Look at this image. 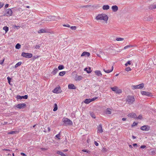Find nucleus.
I'll return each instance as SVG.
<instances>
[{
    "mask_svg": "<svg viewBox=\"0 0 156 156\" xmlns=\"http://www.w3.org/2000/svg\"><path fill=\"white\" fill-rule=\"evenodd\" d=\"M101 15H102V14H99L96 17V19H97V20H101V17H102Z\"/></svg>",
    "mask_w": 156,
    "mask_h": 156,
    "instance_id": "nucleus-28",
    "label": "nucleus"
},
{
    "mask_svg": "<svg viewBox=\"0 0 156 156\" xmlns=\"http://www.w3.org/2000/svg\"><path fill=\"white\" fill-rule=\"evenodd\" d=\"M130 48V45H127L125 46L124 47V49H126L127 48Z\"/></svg>",
    "mask_w": 156,
    "mask_h": 156,
    "instance_id": "nucleus-49",
    "label": "nucleus"
},
{
    "mask_svg": "<svg viewBox=\"0 0 156 156\" xmlns=\"http://www.w3.org/2000/svg\"><path fill=\"white\" fill-rule=\"evenodd\" d=\"M15 27L17 29H19L20 28V26H15Z\"/></svg>",
    "mask_w": 156,
    "mask_h": 156,
    "instance_id": "nucleus-62",
    "label": "nucleus"
},
{
    "mask_svg": "<svg viewBox=\"0 0 156 156\" xmlns=\"http://www.w3.org/2000/svg\"><path fill=\"white\" fill-rule=\"evenodd\" d=\"M58 70L57 68H55L52 72L51 73L53 75L56 74L58 71Z\"/></svg>",
    "mask_w": 156,
    "mask_h": 156,
    "instance_id": "nucleus-22",
    "label": "nucleus"
},
{
    "mask_svg": "<svg viewBox=\"0 0 156 156\" xmlns=\"http://www.w3.org/2000/svg\"><path fill=\"white\" fill-rule=\"evenodd\" d=\"M60 133H59L58 134L55 135V137L58 138V139H60Z\"/></svg>",
    "mask_w": 156,
    "mask_h": 156,
    "instance_id": "nucleus-38",
    "label": "nucleus"
},
{
    "mask_svg": "<svg viewBox=\"0 0 156 156\" xmlns=\"http://www.w3.org/2000/svg\"><path fill=\"white\" fill-rule=\"evenodd\" d=\"M22 64V62H20L17 63L15 65V68H16L18 66H20Z\"/></svg>",
    "mask_w": 156,
    "mask_h": 156,
    "instance_id": "nucleus-36",
    "label": "nucleus"
},
{
    "mask_svg": "<svg viewBox=\"0 0 156 156\" xmlns=\"http://www.w3.org/2000/svg\"><path fill=\"white\" fill-rule=\"evenodd\" d=\"M68 88L69 89H75L76 87L72 84H70L68 85Z\"/></svg>",
    "mask_w": 156,
    "mask_h": 156,
    "instance_id": "nucleus-19",
    "label": "nucleus"
},
{
    "mask_svg": "<svg viewBox=\"0 0 156 156\" xmlns=\"http://www.w3.org/2000/svg\"><path fill=\"white\" fill-rule=\"evenodd\" d=\"M125 70L126 71H131V69L129 67H127L125 69Z\"/></svg>",
    "mask_w": 156,
    "mask_h": 156,
    "instance_id": "nucleus-41",
    "label": "nucleus"
},
{
    "mask_svg": "<svg viewBox=\"0 0 156 156\" xmlns=\"http://www.w3.org/2000/svg\"><path fill=\"white\" fill-rule=\"evenodd\" d=\"M70 28L72 30H75L76 29V26H72L70 27Z\"/></svg>",
    "mask_w": 156,
    "mask_h": 156,
    "instance_id": "nucleus-46",
    "label": "nucleus"
},
{
    "mask_svg": "<svg viewBox=\"0 0 156 156\" xmlns=\"http://www.w3.org/2000/svg\"><path fill=\"white\" fill-rule=\"evenodd\" d=\"M90 116L94 119L95 118V116L94 114V113L93 112H90Z\"/></svg>",
    "mask_w": 156,
    "mask_h": 156,
    "instance_id": "nucleus-35",
    "label": "nucleus"
},
{
    "mask_svg": "<svg viewBox=\"0 0 156 156\" xmlns=\"http://www.w3.org/2000/svg\"><path fill=\"white\" fill-rule=\"evenodd\" d=\"M20 154L23 156H27V155L26 154L23 153H21Z\"/></svg>",
    "mask_w": 156,
    "mask_h": 156,
    "instance_id": "nucleus-60",
    "label": "nucleus"
},
{
    "mask_svg": "<svg viewBox=\"0 0 156 156\" xmlns=\"http://www.w3.org/2000/svg\"><path fill=\"white\" fill-rule=\"evenodd\" d=\"M91 102L90 98L86 99L84 101V103L87 104H88Z\"/></svg>",
    "mask_w": 156,
    "mask_h": 156,
    "instance_id": "nucleus-26",
    "label": "nucleus"
},
{
    "mask_svg": "<svg viewBox=\"0 0 156 156\" xmlns=\"http://www.w3.org/2000/svg\"><path fill=\"white\" fill-rule=\"evenodd\" d=\"M126 101V102L128 104L131 105L133 104V102L134 101L135 98L133 96H127Z\"/></svg>",
    "mask_w": 156,
    "mask_h": 156,
    "instance_id": "nucleus-1",
    "label": "nucleus"
},
{
    "mask_svg": "<svg viewBox=\"0 0 156 156\" xmlns=\"http://www.w3.org/2000/svg\"><path fill=\"white\" fill-rule=\"evenodd\" d=\"M22 99H27L28 98V95H25L23 96H21Z\"/></svg>",
    "mask_w": 156,
    "mask_h": 156,
    "instance_id": "nucleus-43",
    "label": "nucleus"
},
{
    "mask_svg": "<svg viewBox=\"0 0 156 156\" xmlns=\"http://www.w3.org/2000/svg\"><path fill=\"white\" fill-rule=\"evenodd\" d=\"M4 4L2 3H0V9L2 8Z\"/></svg>",
    "mask_w": 156,
    "mask_h": 156,
    "instance_id": "nucleus-55",
    "label": "nucleus"
},
{
    "mask_svg": "<svg viewBox=\"0 0 156 156\" xmlns=\"http://www.w3.org/2000/svg\"><path fill=\"white\" fill-rule=\"evenodd\" d=\"M47 32V31L44 29H41L38 31L39 33H43Z\"/></svg>",
    "mask_w": 156,
    "mask_h": 156,
    "instance_id": "nucleus-23",
    "label": "nucleus"
},
{
    "mask_svg": "<svg viewBox=\"0 0 156 156\" xmlns=\"http://www.w3.org/2000/svg\"><path fill=\"white\" fill-rule=\"evenodd\" d=\"M63 26L65 27H70V25L68 24H63Z\"/></svg>",
    "mask_w": 156,
    "mask_h": 156,
    "instance_id": "nucleus-50",
    "label": "nucleus"
},
{
    "mask_svg": "<svg viewBox=\"0 0 156 156\" xmlns=\"http://www.w3.org/2000/svg\"><path fill=\"white\" fill-rule=\"evenodd\" d=\"M111 109L109 108H108L106 109V111L107 112V113H108V114H111L112 113V112L111 111H110Z\"/></svg>",
    "mask_w": 156,
    "mask_h": 156,
    "instance_id": "nucleus-37",
    "label": "nucleus"
},
{
    "mask_svg": "<svg viewBox=\"0 0 156 156\" xmlns=\"http://www.w3.org/2000/svg\"><path fill=\"white\" fill-rule=\"evenodd\" d=\"M111 90L117 94H120L122 93V90L121 89H119L118 87L116 86L114 87L111 88Z\"/></svg>",
    "mask_w": 156,
    "mask_h": 156,
    "instance_id": "nucleus-5",
    "label": "nucleus"
},
{
    "mask_svg": "<svg viewBox=\"0 0 156 156\" xmlns=\"http://www.w3.org/2000/svg\"><path fill=\"white\" fill-rule=\"evenodd\" d=\"M9 4H6L5 5V8H8L9 7Z\"/></svg>",
    "mask_w": 156,
    "mask_h": 156,
    "instance_id": "nucleus-61",
    "label": "nucleus"
},
{
    "mask_svg": "<svg viewBox=\"0 0 156 156\" xmlns=\"http://www.w3.org/2000/svg\"><path fill=\"white\" fill-rule=\"evenodd\" d=\"M4 150L7 151V152L5 153V156H12L11 154L8 153L10 151V150L9 149H5ZM12 156H14V153H12Z\"/></svg>",
    "mask_w": 156,
    "mask_h": 156,
    "instance_id": "nucleus-16",
    "label": "nucleus"
},
{
    "mask_svg": "<svg viewBox=\"0 0 156 156\" xmlns=\"http://www.w3.org/2000/svg\"><path fill=\"white\" fill-rule=\"evenodd\" d=\"M113 69V66H112V67L111 69L110 70H106L105 69H103V71L107 73H109L112 72Z\"/></svg>",
    "mask_w": 156,
    "mask_h": 156,
    "instance_id": "nucleus-18",
    "label": "nucleus"
},
{
    "mask_svg": "<svg viewBox=\"0 0 156 156\" xmlns=\"http://www.w3.org/2000/svg\"><path fill=\"white\" fill-rule=\"evenodd\" d=\"M94 73L95 74L98 76H101L102 75V74L100 70H96L94 71Z\"/></svg>",
    "mask_w": 156,
    "mask_h": 156,
    "instance_id": "nucleus-14",
    "label": "nucleus"
},
{
    "mask_svg": "<svg viewBox=\"0 0 156 156\" xmlns=\"http://www.w3.org/2000/svg\"><path fill=\"white\" fill-rule=\"evenodd\" d=\"M15 48L16 49H20L21 48L20 44L19 43L17 44L15 46Z\"/></svg>",
    "mask_w": 156,
    "mask_h": 156,
    "instance_id": "nucleus-34",
    "label": "nucleus"
},
{
    "mask_svg": "<svg viewBox=\"0 0 156 156\" xmlns=\"http://www.w3.org/2000/svg\"><path fill=\"white\" fill-rule=\"evenodd\" d=\"M62 121L65 125H72L73 124L72 122L67 118H63Z\"/></svg>",
    "mask_w": 156,
    "mask_h": 156,
    "instance_id": "nucleus-2",
    "label": "nucleus"
},
{
    "mask_svg": "<svg viewBox=\"0 0 156 156\" xmlns=\"http://www.w3.org/2000/svg\"><path fill=\"white\" fill-rule=\"evenodd\" d=\"M98 131L100 133H101L103 132L102 126L101 125H100L98 127Z\"/></svg>",
    "mask_w": 156,
    "mask_h": 156,
    "instance_id": "nucleus-21",
    "label": "nucleus"
},
{
    "mask_svg": "<svg viewBox=\"0 0 156 156\" xmlns=\"http://www.w3.org/2000/svg\"><path fill=\"white\" fill-rule=\"evenodd\" d=\"M62 91L61 90V87H57L54 89L52 92L53 93L56 94H59Z\"/></svg>",
    "mask_w": 156,
    "mask_h": 156,
    "instance_id": "nucleus-7",
    "label": "nucleus"
},
{
    "mask_svg": "<svg viewBox=\"0 0 156 156\" xmlns=\"http://www.w3.org/2000/svg\"><path fill=\"white\" fill-rule=\"evenodd\" d=\"M41 149L42 151H45L47 150V148H41Z\"/></svg>",
    "mask_w": 156,
    "mask_h": 156,
    "instance_id": "nucleus-57",
    "label": "nucleus"
},
{
    "mask_svg": "<svg viewBox=\"0 0 156 156\" xmlns=\"http://www.w3.org/2000/svg\"><path fill=\"white\" fill-rule=\"evenodd\" d=\"M57 154H58L61 155V156H66V155L64 154L63 152L60 151H58L57 152Z\"/></svg>",
    "mask_w": 156,
    "mask_h": 156,
    "instance_id": "nucleus-27",
    "label": "nucleus"
},
{
    "mask_svg": "<svg viewBox=\"0 0 156 156\" xmlns=\"http://www.w3.org/2000/svg\"><path fill=\"white\" fill-rule=\"evenodd\" d=\"M21 56L27 58H30L32 57L33 55L31 53L23 52L22 53Z\"/></svg>",
    "mask_w": 156,
    "mask_h": 156,
    "instance_id": "nucleus-4",
    "label": "nucleus"
},
{
    "mask_svg": "<svg viewBox=\"0 0 156 156\" xmlns=\"http://www.w3.org/2000/svg\"><path fill=\"white\" fill-rule=\"evenodd\" d=\"M40 48V46L38 45H37L35 46V48L36 49H39Z\"/></svg>",
    "mask_w": 156,
    "mask_h": 156,
    "instance_id": "nucleus-53",
    "label": "nucleus"
},
{
    "mask_svg": "<svg viewBox=\"0 0 156 156\" xmlns=\"http://www.w3.org/2000/svg\"><path fill=\"white\" fill-rule=\"evenodd\" d=\"M64 68V67L63 65H60L58 67V69L59 70H62Z\"/></svg>",
    "mask_w": 156,
    "mask_h": 156,
    "instance_id": "nucleus-32",
    "label": "nucleus"
},
{
    "mask_svg": "<svg viewBox=\"0 0 156 156\" xmlns=\"http://www.w3.org/2000/svg\"><path fill=\"white\" fill-rule=\"evenodd\" d=\"M101 20H103L105 21H107L108 19V16L104 14H102Z\"/></svg>",
    "mask_w": 156,
    "mask_h": 156,
    "instance_id": "nucleus-11",
    "label": "nucleus"
},
{
    "mask_svg": "<svg viewBox=\"0 0 156 156\" xmlns=\"http://www.w3.org/2000/svg\"><path fill=\"white\" fill-rule=\"evenodd\" d=\"M66 73L65 71L61 72L59 73V75L61 76H64Z\"/></svg>",
    "mask_w": 156,
    "mask_h": 156,
    "instance_id": "nucleus-33",
    "label": "nucleus"
},
{
    "mask_svg": "<svg viewBox=\"0 0 156 156\" xmlns=\"http://www.w3.org/2000/svg\"><path fill=\"white\" fill-rule=\"evenodd\" d=\"M144 84L142 83L137 85H132V89L134 90L136 89H142L144 87Z\"/></svg>",
    "mask_w": 156,
    "mask_h": 156,
    "instance_id": "nucleus-6",
    "label": "nucleus"
},
{
    "mask_svg": "<svg viewBox=\"0 0 156 156\" xmlns=\"http://www.w3.org/2000/svg\"><path fill=\"white\" fill-rule=\"evenodd\" d=\"M84 70L85 71H86L88 73H91L92 71L90 67L89 68L88 70L87 68H85L84 69Z\"/></svg>",
    "mask_w": 156,
    "mask_h": 156,
    "instance_id": "nucleus-25",
    "label": "nucleus"
},
{
    "mask_svg": "<svg viewBox=\"0 0 156 156\" xmlns=\"http://www.w3.org/2000/svg\"><path fill=\"white\" fill-rule=\"evenodd\" d=\"M16 98L17 99L21 100L22 99V98L21 96L20 95H18L16 96Z\"/></svg>",
    "mask_w": 156,
    "mask_h": 156,
    "instance_id": "nucleus-44",
    "label": "nucleus"
},
{
    "mask_svg": "<svg viewBox=\"0 0 156 156\" xmlns=\"http://www.w3.org/2000/svg\"><path fill=\"white\" fill-rule=\"evenodd\" d=\"M47 129H48V132H50V131H51V129H50V127H48V128H47Z\"/></svg>",
    "mask_w": 156,
    "mask_h": 156,
    "instance_id": "nucleus-63",
    "label": "nucleus"
},
{
    "mask_svg": "<svg viewBox=\"0 0 156 156\" xmlns=\"http://www.w3.org/2000/svg\"><path fill=\"white\" fill-rule=\"evenodd\" d=\"M146 147V146L145 145H141L140 146V148H144Z\"/></svg>",
    "mask_w": 156,
    "mask_h": 156,
    "instance_id": "nucleus-59",
    "label": "nucleus"
},
{
    "mask_svg": "<svg viewBox=\"0 0 156 156\" xmlns=\"http://www.w3.org/2000/svg\"><path fill=\"white\" fill-rule=\"evenodd\" d=\"M98 53L99 54H100L101 55H103L104 54V53L101 51H100Z\"/></svg>",
    "mask_w": 156,
    "mask_h": 156,
    "instance_id": "nucleus-56",
    "label": "nucleus"
},
{
    "mask_svg": "<svg viewBox=\"0 0 156 156\" xmlns=\"http://www.w3.org/2000/svg\"><path fill=\"white\" fill-rule=\"evenodd\" d=\"M141 94L143 95H145L148 97L151 96V93L145 91H142L141 92Z\"/></svg>",
    "mask_w": 156,
    "mask_h": 156,
    "instance_id": "nucleus-8",
    "label": "nucleus"
},
{
    "mask_svg": "<svg viewBox=\"0 0 156 156\" xmlns=\"http://www.w3.org/2000/svg\"><path fill=\"white\" fill-rule=\"evenodd\" d=\"M90 54L89 52H83L81 55V56H85V57H89L90 56Z\"/></svg>",
    "mask_w": 156,
    "mask_h": 156,
    "instance_id": "nucleus-13",
    "label": "nucleus"
},
{
    "mask_svg": "<svg viewBox=\"0 0 156 156\" xmlns=\"http://www.w3.org/2000/svg\"><path fill=\"white\" fill-rule=\"evenodd\" d=\"M124 38L121 37H117L116 38V40L117 41H122L123 40Z\"/></svg>",
    "mask_w": 156,
    "mask_h": 156,
    "instance_id": "nucleus-39",
    "label": "nucleus"
},
{
    "mask_svg": "<svg viewBox=\"0 0 156 156\" xmlns=\"http://www.w3.org/2000/svg\"><path fill=\"white\" fill-rule=\"evenodd\" d=\"M126 119L125 118H123L122 119V120L123 121L126 120Z\"/></svg>",
    "mask_w": 156,
    "mask_h": 156,
    "instance_id": "nucleus-64",
    "label": "nucleus"
},
{
    "mask_svg": "<svg viewBox=\"0 0 156 156\" xmlns=\"http://www.w3.org/2000/svg\"><path fill=\"white\" fill-rule=\"evenodd\" d=\"M7 79L8 80V82L9 84L10 85H11L10 83L11 80V78H10V77L8 76L7 77Z\"/></svg>",
    "mask_w": 156,
    "mask_h": 156,
    "instance_id": "nucleus-40",
    "label": "nucleus"
},
{
    "mask_svg": "<svg viewBox=\"0 0 156 156\" xmlns=\"http://www.w3.org/2000/svg\"><path fill=\"white\" fill-rule=\"evenodd\" d=\"M14 10H15V8H14L7 9L5 11L6 16H12V11Z\"/></svg>",
    "mask_w": 156,
    "mask_h": 156,
    "instance_id": "nucleus-3",
    "label": "nucleus"
},
{
    "mask_svg": "<svg viewBox=\"0 0 156 156\" xmlns=\"http://www.w3.org/2000/svg\"><path fill=\"white\" fill-rule=\"evenodd\" d=\"M54 108L53 109V111L54 112L57 111L58 109V105L56 103H55L54 105Z\"/></svg>",
    "mask_w": 156,
    "mask_h": 156,
    "instance_id": "nucleus-29",
    "label": "nucleus"
},
{
    "mask_svg": "<svg viewBox=\"0 0 156 156\" xmlns=\"http://www.w3.org/2000/svg\"><path fill=\"white\" fill-rule=\"evenodd\" d=\"M107 151V149L103 147L102 149V151L103 152H106Z\"/></svg>",
    "mask_w": 156,
    "mask_h": 156,
    "instance_id": "nucleus-51",
    "label": "nucleus"
},
{
    "mask_svg": "<svg viewBox=\"0 0 156 156\" xmlns=\"http://www.w3.org/2000/svg\"><path fill=\"white\" fill-rule=\"evenodd\" d=\"M4 61V58H3L2 60H1L0 61V64L1 65L3 64Z\"/></svg>",
    "mask_w": 156,
    "mask_h": 156,
    "instance_id": "nucleus-52",
    "label": "nucleus"
},
{
    "mask_svg": "<svg viewBox=\"0 0 156 156\" xmlns=\"http://www.w3.org/2000/svg\"><path fill=\"white\" fill-rule=\"evenodd\" d=\"M142 118L143 117L142 115H139L137 117V118L136 119H142Z\"/></svg>",
    "mask_w": 156,
    "mask_h": 156,
    "instance_id": "nucleus-45",
    "label": "nucleus"
},
{
    "mask_svg": "<svg viewBox=\"0 0 156 156\" xmlns=\"http://www.w3.org/2000/svg\"><path fill=\"white\" fill-rule=\"evenodd\" d=\"M82 151L88 153L89 151L86 149H83L82 150Z\"/></svg>",
    "mask_w": 156,
    "mask_h": 156,
    "instance_id": "nucleus-54",
    "label": "nucleus"
},
{
    "mask_svg": "<svg viewBox=\"0 0 156 156\" xmlns=\"http://www.w3.org/2000/svg\"><path fill=\"white\" fill-rule=\"evenodd\" d=\"M102 9L104 10H107L109 9V6L108 5H104L103 6Z\"/></svg>",
    "mask_w": 156,
    "mask_h": 156,
    "instance_id": "nucleus-20",
    "label": "nucleus"
},
{
    "mask_svg": "<svg viewBox=\"0 0 156 156\" xmlns=\"http://www.w3.org/2000/svg\"><path fill=\"white\" fill-rule=\"evenodd\" d=\"M150 8L151 9H156L155 5H151L150 6Z\"/></svg>",
    "mask_w": 156,
    "mask_h": 156,
    "instance_id": "nucleus-30",
    "label": "nucleus"
},
{
    "mask_svg": "<svg viewBox=\"0 0 156 156\" xmlns=\"http://www.w3.org/2000/svg\"><path fill=\"white\" fill-rule=\"evenodd\" d=\"M112 9L114 12H116L118 10V6L115 5L112 6Z\"/></svg>",
    "mask_w": 156,
    "mask_h": 156,
    "instance_id": "nucleus-17",
    "label": "nucleus"
},
{
    "mask_svg": "<svg viewBox=\"0 0 156 156\" xmlns=\"http://www.w3.org/2000/svg\"><path fill=\"white\" fill-rule=\"evenodd\" d=\"M141 130L143 131H147L150 130V127L148 126H144L140 128Z\"/></svg>",
    "mask_w": 156,
    "mask_h": 156,
    "instance_id": "nucleus-9",
    "label": "nucleus"
},
{
    "mask_svg": "<svg viewBox=\"0 0 156 156\" xmlns=\"http://www.w3.org/2000/svg\"><path fill=\"white\" fill-rule=\"evenodd\" d=\"M26 107V104L25 103L20 104L17 105L16 107L20 109Z\"/></svg>",
    "mask_w": 156,
    "mask_h": 156,
    "instance_id": "nucleus-10",
    "label": "nucleus"
},
{
    "mask_svg": "<svg viewBox=\"0 0 156 156\" xmlns=\"http://www.w3.org/2000/svg\"><path fill=\"white\" fill-rule=\"evenodd\" d=\"M83 77L81 76H76L75 77V80L76 81H80L82 80Z\"/></svg>",
    "mask_w": 156,
    "mask_h": 156,
    "instance_id": "nucleus-15",
    "label": "nucleus"
},
{
    "mask_svg": "<svg viewBox=\"0 0 156 156\" xmlns=\"http://www.w3.org/2000/svg\"><path fill=\"white\" fill-rule=\"evenodd\" d=\"M128 116L129 117H130L132 118H136L137 115L136 114L134 113H131L128 114Z\"/></svg>",
    "mask_w": 156,
    "mask_h": 156,
    "instance_id": "nucleus-12",
    "label": "nucleus"
},
{
    "mask_svg": "<svg viewBox=\"0 0 156 156\" xmlns=\"http://www.w3.org/2000/svg\"><path fill=\"white\" fill-rule=\"evenodd\" d=\"M94 144L96 146H98L99 145L98 143L96 141H94Z\"/></svg>",
    "mask_w": 156,
    "mask_h": 156,
    "instance_id": "nucleus-58",
    "label": "nucleus"
},
{
    "mask_svg": "<svg viewBox=\"0 0 156 156\" xmlns=\"http://www.w3.org/2000/svg\"><path fill=\"white\" fill-rule=\"evenodd\" d=\"M3 29L4 30H5V33H6L9 30V28L7 26L4 27Z\"/></svg>",
    "mask_w": 156,
    "mask_h": 156,
    "instance_id": "nucleus-31",
    "label": "nucleus"
},
{
    "mask_svg": "<svg viewBox=\"0 0 156 156\" xmlns=\"http://www.w3.org/2000/svg\"><path fill=\"white\" fill-rule=\"evenodd\" d=\"M18 133V131H11L8 132V134H15L17 133Z\"/></svg>",
    "mask_w": 156,
    "mask_h": 156,
    "instance_id": "nucleus-24",
    "label": "nucleus"
},
{
    "mask_svg": "<svg viewBox=\"0 0 156 156\" xmlns=\"http://www.w3.org/2000/svg\"><path fill=\"white\" fill-rule=\"evenodd\" d=\"M97 98H98L97 97H95L92 98L90 99L91 101L92 102V101H94Z\"/></svg>",
    "mask_w": 156,
    "mask_h": 156,
    "instance_id": "nucleus-48",
    "label": "nucleus"
},
{
    "mask_svg": "<svg viewBox=\"0 0 156 156\" xmlns=\"http://www.w3.org/2000/svg\"><path fill=\"white\" fill-rule=\"evenodd\" d=\"M137 123H136L135 122H134L133 123V124L132 125V126L133 127V126H136L137 125Z\"/></svg>",
    "mask_w": 156,
    "mask_h": 156,
    "instance_id": "nucleus-47",
    "label": "nucleus"
},
{
    "mask_svg": "<svg viewBox=\"0 0 156 156\" xmlns=\"http://www.w3.org/2000/svg\"><path fill=\"white\" fill-rule=\"evenodd\" d=\"M131 64V62L130 61H128L125 64V66H127L128 65H130Z\"/></svg>",
    "mask_w": 156,
    "mask_h": 156,
    "instance_id": "nucleus-42",
    "label": "nucleus"
}]
</instances>
